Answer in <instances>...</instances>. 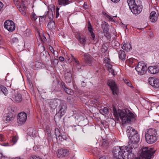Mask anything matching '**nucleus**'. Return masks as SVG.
Returning a JSON list of instances; mask_svg holds the SVG:
<instances>
[{
	"instance_id": "aec40b11",
	"label": "nucleus",
	"mask_w": 159,
	"mask_h": 159,
	"mask_svg": "<svg viewBox=\"0 0 159 159\" xmlns=\"http://www.w3.org/2000/svg\"><path fill=\"white\" fill-rule=\"evenodd\" d=\"M148 71L151 74H155L159 72V68L157 66H150L148 68Z\"/></svg>"
},
{
	"instance_id": "58836bf2",
	"label": "nucleus",
	"mask_w": 159,
	"mask_h": 159,
	"mask_svg": "<svg viewBox=\"0 0 159 159\" xmlns=\"http://www.w3.org/2000/svg\"><path fill=\"white\" fill-rule=\"evenodd\" d=\"M18 139V138L16 136H14L11 139V142L13 143V144H15L17 141Z\"/></svg>"
},
{
	"instance_id": "f3484780",
	"label": "nucleus",
	"mask_w": 159,
	"mask_h": 159,
	"mask_svg": "<svg viewBox=\"0 0 159 159\" xmlns=\"http://www.w3.org/2000/svg\"><path fill=\"white\" fill-rule=\"evenodd\" d=\"M12 101L16 103H19L22 101V96L20 93H15L12 95Z\"/></svg>"
},
{
	"instance_id": "39448f33",
	"label": "nucleus",
	"mask_w": 159,
	"mask_h": 159,
	"mask_svg": "<svg viewBox=\"0 0 159 159\" xmlns=\"http://www.w3.org/2000/svg\"><path fill=\"white\" fill-rule=\"evenodd\" d=\"M136 71L139 75H143L146 72L147 67L144 64L139 62L135 68Z\"/></svg>"
},
{
	"instance_id": "bb28decb",
	"label": "nucleus",
	"mask_w": 159,
	"mask_h": 159,
	"mask_svg": "<svg viewBox=\"0 0 159 159\" xmlns=\"http://www.w3.org/2000/svg\"><path fill=\"white\" fill-rule=\"evenodd\" d=\"M138 3H139V1L135 2L134 0H127V3L130 9L134 6L135 4H137Z\"/></svg>"
},
{
	"instance_id": "1a4fd4ad",
	"label": "nucleus",
	"mask_w": 159,
	"mask_h": 159,
	"mask_svg": "<svg viewBox=\"0 0 159 159\" xmlns=\"http://www.w3.org/2000/svg\"><path fill=\"white\" fill-rule=\"evenodd\" d=\"M27 114L25 112H22L19 113L17 119L18 123L20 125L25 123L27 120Z\"/></svg>"
},
{
	"instance_id": "cd10ccee",
	"label": "nucleus",
	"mask_w": 159,
	"mask_h": 159,
	"mask_svg": "<svg viewBox=\"0 0 159 159\" xmlns=\"http://www.w3.org/2000/svg\"><path fill=\"white\" fill-rule=\"evenodd\" d=\"M2 93L5 95L6 96L8 94V91L5 87L2 85H0V94Z\"/></svg>"
},
{
	"instance_id": "2f4dec72",
	"label": "nucleus",
	"mask_w": 159,
	"mask_h": 159,
	"mask_svg": "<svg viewBox=\"0 0 159 159\" xmlns=\"http://www.w3.org/2000/svg\"><path fill=\"white\" fill-rule=\"evenodd\" d=\"M48 48H49V50L51 51V52H52V53L53 54V55L55 56V57L58 56L57 52H56L57 54H55V51L54 50V49L53 48V47H52L50 45H49L48 46Z\"/></svg>"
},
{
	"instance_id": "5fc2aeb1",
	"label": "nucleus",
	"mask_w": 159,
	"mask_h": 159,
	"mask_svg": "<svg viewBox=\"0 0 159 159\" xmlns=\"http://www.w3.org/2000/svg\"><path fill=\"white\" fill-rule=\"evenodd\" d=\"M59 60L61 61H63L64 60V58L63 57L60 56L59 57Z\"/></svg>"
},
{
	"instance_id": "864d4df0",
	"label": "nucleus",
	"mask_w": 159,
	"mask_h": 159,
	"mask_svg": "<svg viewBox=\"0 0 159 159\" xmlns=\"http://www.w3.org/2000/svg\"><path fill=\"white\" fill-rule=\"evenodd\" d=\"M0 140L1 141H3L4 140L3 136L1 134H0Z\"/></svg>"
},
{
	"instance_id": "473e14b6",
	"label": "nucleus",
	"mask_w": 159,
	"mask_h": 159,
	"mask_svg": "<svg viewBox=\"0 0 159 159\" xmlns=\"http://www.w3.org/2000/svg\"><path fill=\"white\" fill-rule=\"evenodd\" d=\"M124 82L125 84H126L129 87L131 88H133V85L129 80L127 79H124Z\"/></svg>"
},
{
	"instance_id": "4d7b16f0",
	"label": "nucleus",
	"mask_w": 159,
	"mask_h": 159,
	"mask_svg": "<svg viewBox=\"0 0 159 159\" xmlns=\"http://www.w3.org/2000/svg\"><path fill=\"white\" fill-rule=\"evenodd\" d=\"M59 15V11H56V18H57Z\"/></svg>"
},
{
	"instance_id": "412c9836",
	"label": "nucleus",
	"mask_w": 159,
	"mask_h": 159,
	"mask_svg": "<svg viewBox=\"0 0 159 159\" xmlns=\"http://www.w3.org/2000/svg\"><path fill=\"white\" fill-rule=\"evenodd\" d=\"M150 20L152 22H156L157 19V15L154 11H152L150 13L149 16Z\"/></svg>"
},
{
	"instance_id": "6ab92c4d",
	"label": "nucleus",
	"mask_w": 159,
	"mask_h": 159,
	"mask_svg": "<svg viewBox=\"0 0 159 159\" xmlns=\"http://www.w3.org/2000/svg\"><path fill=\"white\" fill-rule=\"evenodd\" d=\"M64 75L66 82V83H71L72 80L71 71L70 70H67Z\"/></svg>"
},
{
	"instance_id": "72a5a7b5",
	"label": "nucleus",
	"mask_w": 159,
	"mask_h": 159,
	"mask_svg": "<svg viewBox=\"0 0 159 159\" xmlns=\"http://www.w3.org/2000/svg\"><path fill=\"white\" fill-rule=\"evenodd\" d=\"M29 134L30 136L34 137L36 134V131L35 130L32 129H30L29 131Z\"/></svg>"
},
{
	"instance_id": "de8ad7c7",
	"label": "nucleus",
	"mask_w": 159,
	"mask_h": 159,
	"mask_svg": "<svg viewBox=\"0 0 159 159\" xmlns=\"http://www.w3.org/2000/svg\"><path fill=\"white\" fill-rule=\"evenodd\" d=\"M3 6L4 5L3 3L1 2L0 1V12L3 11Z\"/></svg>"
},
{
	"instance_id": "423d86ee",
	"label": "nucleus",
	"mask_w": 159,
	"mask_h": 159,
	"mask_svg": "<svg viewBox=\"0 0 159 159\" xmlns=\"http://www.w3.org/2000/svg\"><path fill=\"white\" fill-rule=\"evenodd\" d=\"M107 84L112 91V94L114 95H118V90L115 82L113 80H109Z\"/></svg>"
},
{
	"instance_id": "f257e3e1",
	"label": "nucleus",
	"mask_w": 159,
	"mask_h": 159,
	"mask_svg": "<svg viewBox=\"0 0 159 159\" xmlns=\"http://www.w3.org/2000/svg\"><path fill=\"white\" fill-rule=\"evenodd\" d=\"M132 149L128 146L115 147L113 150V154L116 159H131L134 157Z\"/></svg>"
},
{
	"instance_id": "c03bdc74",
	"label": "nucleus",
	"mask_w": 159,
	"mask_h": 159,
	"mask_svg": "<svg viewBox=\"0 0 159 159\" xmlns=\"http://www.w3.org/2000/svg\"><path fill=\"white\" fill-rule=\"evenodd\" d=\"M72 128L73 129V130L74 131H76L78 129V128H79V126L78 125H73L72 126Z\"/></svg>"
},
{
	"instance_id": "a19ab883",
	"label": "nucleus",
	"mask_w": 159,
	"mask_h": 159,
	"mask_svg": "<svg viewBox=\"0 0 159 159\" xmlns=\"http://www.w3.org/2000/svg\"><path fill=\"white\" fill-rule=\"evenodd\" d=\"M29 159H42L39 156H30Z\"/></svg>"
},
{
	"instance_id": "052dcab7",
	"label": "nucleus",
	"mask_w": 159,
	"mask_h": 159,
	"mask_svg": "<svg viewBox=\"0 0 159 159\" xmlns=\"http://www.w3.org/2000/svg\"><path fill=\"white\" fill-rule=\"evenodd\" d=\"M111 1L114 2H119L120 0H111Z\"/></svg>"
},
{
	"instance_id": "dca6fc26",
	"label": "nucleus",
	"mask_w": 159,
	"mask_h": 159,
	"mask_svg": "<svg viewBox=\"0 0 159 159\" xmlns=\"http://www.w3.org/2000/svg\"><path fill=\"white\" fill-rule=\"evenodd\" d=\"M129 138L130 140L129 143H130V142L133 144H137L139 141V137L138 133Z\"/></svg>"
},
{
	"instance_id": "bf43d9fd",
	"label": "nucleus",
	"mask_w": 159,
	"mask_h": 159,
	"mask_svg": "<svg viewBox=\"0 0 159 159\" xmlns=\"http://www.w3.org/2000/svg\"><path fill=\"white\" fill-rule=\"evenodd\" d=\"M24 15H26V13H25V11L24 10H22V11H20Z\"/></svg>"
},
{
	"instance_id": "9d476101",
	"label": "nucleus",
	"mask_w": 159,
	"mask_h": 159,
	"mask_svg": "<svg viewBox=\"0 0 159 159\" xmlns=\"http://www.w3.org/2000/svg\"><path fill=\"white\" fill-rule=\"evenodd\" d=\"M149 84L154 88H159V80L153 77H149L148 80Z\"/></svg>"
},
{
	"instance_id": "79ce46f5",
	"label": "nucleus",
	"mask_w": 159,
	"mask_h": 159,
	"mask_svg": "<svg viewBox=\"0 0 159 159\" xmlns=\"http://www.w3.org/2000/svg\"><path fill=\"white\" fill-rule=\"evenodd\" d=\"M65 92L68 94H70L71 93V90L66 88L65 89L63 90Z\"/></svg>"
},
{
	"instance_id": "393cba45",
	"label": "nucleus",
	"mask_w": 159,
	"mask_h": 159,
	"mask_svg": "<svg viewBox=\"0 0 159 159\" xmlns=\"http://www.w3.org/2000/svg\"><path fill=\"white\" fill-rule=\"evenodd\" d=\"M121 48L127 52L129 51L131 49V46L130 44H127L123 43L121 44Z\"/></svg>"
},
{
	"instance_id": "4c0bfd02",
	"label": "nucleus",
	"mask_w": 159,
	"mask_h": 159,
	"mask_svg": "<svg viewBox=\"0 0 159 159\" xmlns=\"http://www.w3.org/2000/svg\"><path fill=\"white\" fill-rule=\"evenodd\" d=\"M56 136L57 138H59V139H60V137H61V138L62 139L64 140H66V139H67V136L66 135L63 134V135H62L61 136L60 135H58L57 136V134H56Z\"/></svg>"
},
{
	"instance_id": "4468645a",
	"label": "nucleus",
	"mask_w": 159,
	"mask_h": 159,
	"mask_svg": "<svg viewBox=\"0 0 159 159\" xmlns=\"http://www.w3.org/2000/svg\"><path fill=\"white\" fill-rule=\"evenodd\" d=\"M61 100L58 99H53L50 101L49 102V106L50 107L54 109L57 107L60 103Z\"/></svg>"
},
{
	"instance_id": "0eeeda50",
	"label": "nucleus",
	"mask_w": 159,
	"mask_h": 159,
	"mask_svg": "<svg viewBox=\"0 0 159 159\" xmlns=\"http://www.w3.org/2000/svg\"><path fill=\"white\" fill-rule=\"evenodd\" d=\"M142 7L141 2L139 1V3H137V4H135V6L130 9L134 14L137 15L142 11Z\"/></svg>"
},
{
	"instance_id": "6e6d98bb",
	"label": "nucleus",
	"mask_w": 159,
	"mask_h": 159,
	"mask_svg": "<svg viewBox=\"0 0 159 159\" xmlns=\"http://www.w3.org/2000/svg\"><path fill=\"white\" fill-rule=\"evenodd\" d=\"M3 157H4V158H6L7 157H5V156H3V155H2V153H0V159H1V158H2Z\"/></svg>"
},
{
	"instance_id": "c756f323",
	"label": "nucleus",
	"mask_w": 159,
	"mask_h": 159,
	"mask_svg": "<svg viewBox=\"0 0 159 159\" xmlns=\"http://www.w3.org/2000/svg\"><path fill=\"white\" fill-rule=\"evenodd\" d=\"M48 27L49 30H52L55 27V23L53 21L51 20L48 25Z\"/></svg>"
},
{
	"instance_id": "a211bd4d",
	"label": "nucleus",
	"mask_w": 159,
	"mask_h": 159,
	"mask_svg": "<svg viewBox=\"0 0 159 159\" xmlns=\"http://www.w3.org/2000/svg\"><path fill=\"white\" fill-rule=\"evenodd\" d=\"M126 132L129 138L131 137L137 133L134 129L130 126H127Z\"/></svg>"
},
{
	"instance_id": "774afa93",
	"label": "nucleus",
	"mask_w": 159,
	"mask_h": 159,
	"mask_svg": "<svg viewBox=\"0 0 159 159\" xmlns=\"http://www.w3.org/2000/svg\"><path fill=\"white\" fill-rule=\"evenodd\" d=\"M46 130L47 131V132H49V130H48V129H46Z\"/></svg>"
},
{
	"instance_id": "8fccbe9b",
	"label": "nucleus",
	"mask_w": 159,
	"mask_h": 159,
	"mask_svg": "<svg viewBox=\"0 0 159 159\" xmlns=\"http://www.w3.org/2000/svg\"><path fill=\"white\" fill-rule=\"evenodd\" d=\"M74 62H75V64L77 65V66H79L80 65V64L78 60L75 58V60H74Z\"/></svg>"
},
{
	"instance_id": "338daca9",
	"label": "nucleus",
	"mask_w": 159,
	"mask_h": 159,
	"mask_svg": "<svg viewBox=\"0 0 159 159\" xmlns=\"http://www.w3.org/2000/svg\"><path fill=\"white\" fill-rule=\"evenodd\" d=\"M106 51V50H104V51H103V49H102V52H104Z\"/></svg>"
},
{
	"instance_id": "9b49d317",
	"label": "nucleus",
	"mask_w": 159,
	"mask_h": 159,
	"mask_svg": "<svg viewBox=\"0 0 159 159\" xmlns=\"http://www.w3.org/2000/svg\"><path fill=\"white\" fill-rule=\"evenodd\" d=\"M75 37L78 40L79 42L81 44L84 45V44H85L86 39V37L84 36H82L80 33L76 32L75 33Z\"/></svg>"
},
{
	"instance_id": "5701e85b",
	"label": "nucleus",
	"mask_w": 159,
	"mask_h": 159,
	"mask_svg": "<svg viewBox=\"0 0 159 159\" xmlns=\"http://www.w3.org/2000/svg\"><path fill=\"white\" fill-rule=\"evenodd\" d=\"M58 2L59 5L63 6H65L71 2V0H58Z\"/></svg>"
},
{
	"instance_id": "680f3d73",
	"label": "nucleus",
	"mask_w": 159,
	"mask_h": 159,
	"mask_svg": "<svg viewBox=\"0 0 159 159\" xmlns=\"http://www.w3.org/2000/svg\"><path fill=\"white\" fill-rule=\"evenodd\" d=\"M3 145L4 146H9V145L8 143H3Z\"/></svg>"
},
{
	"instance_id": "b1692460",
	"label": "nucleus",
	"mask_w": 159,
	"mask_h": 159,
	"mask_svg": "<svg viewBox=\"0 0 159 159\" xmlns=\"http://www.w3.org/2000/svg\"><path fill=\"white\" fill-rule=\"evenodd\" d=\"M107 61L106 62V67L107 68V70L108 71L110 72L113 75L114 73V70H113L112 69V65L110 64L109 63V59H108L107 58Z\"/></svg>"
},
{
	"instance_id": "13d9d810",
	"label": "nucleus",
	"mask_w": 159,
	"mask_h": 159,
	"mask_svg": "<svg viewBox=\"0 0 159 159\" xmlns=\"http://www.w3.org/2000/svg\"><path fill=\"white\" fill-rule=\"evenodd\" d=\"M77 69H78V70L79 72H81L82 71L81 67H78V66H77Z\"/></svg>"
},
{
	"instance_id": "0e129e2a",
	"label": "nucleus",
	"mask_w": 159,
	"mask_h": 159,
	"mask_svg": "<svg viewBox=\"0 0 159 159\" xmlns=\"http://www.w3.org/2000/svg\"><path fill=\"white\" fill-rule=\"evenodd\" d=\"M59 8L58 7H57L56 8V11H59Z\"/></svg>"
},
{
	"instance_id": "7c9ffc66",
	"label": "nucleus",
	"mask_w": 159,
	"mask_h": 159,
	"mask_svg": "<svg viewBox=\"0 0 159 159\" xmlns=\"http://www.w3.org/2000/svg\"><path fill=\"white\" fill-rule=\"evenodd\" d=\"M50 61L52 64L54 66L57 65L58 62V61L57 59L53 57L51 58Z\"/></svg>"
},
{
	"instance_id": "20e7f679",
	"label": "nucleus",
	"mask_w": 159,
	"mask_h": 159,
	"mask_svg": "<svg viewBox=\"0 0 159 159\" xmlns=\"http://www.w3.org/2000/svg\"><path fill=\"white\" fill-rule=\"evenodd\" d=\"M67 106L66 102L61 100L58 106L57 107V111L61 116L65 115L67 111Z\"/></svg>"
},
{
	"instance_id": "6e6552de",
	"label": "nucleus",
	"mask_w": 159,
	"mask_h": 159,
	"mask_svg": "<svg viewBox=\"0 0 159 159\" xmlns=\"http://www.w3.org/2000/svg\"><path fill=\"white\" fill-rule=\"evenodd\" d=\"M4 28L9 31H13L16 28L14 22L10 20L6 21L4 22Z\"/></svg>"
},
{
	"instance_id": "603ef678",
	"label": "nucleus",
	"mask_w": 159,
	"mask_h": 159,
	"mask_svg": "<svg viewBox=\"0 0 159 159\" xmlns=\"http://www.w3.org/2000/svg\"><path fill=\"white\" fill-rule=\"evenodd\" d=\"M31 35V33L30 32L27 31L25 33V36H29Z\"/></svg>"
},
{
	"instance_id": "ea45409f",
	"label": "nucleus",
	"mask_w": 159,
	"mask_h": 159,
	"mask_svg": "<svg viewBox=\"0 0 159 159\" xmlns=\"http://www.w3.org/2000/svg\"><path fill=\"white\" fill-rule=\"evenodd\" d=\"M11 41V43H16L18 42V39L16 37H12Z\"/></svg>"
},
{
	"instance_id": "f03ea898",
	"label": "nucleus",
	"mask_w": 159,
	"mask_h": 159,
	"mask_svg": "<svg viewBox=\"0 0 159 159\" xmlns=\"http://www.w3.org/2000/svg\"><path fill=\"white\" fill-rule=\"evenodd\" d=\"M113 114L116 120L120 118L123 122L129 123L135 118V116L130 110L127 108L123 110L118 109L113 107Z\"/></svg>"
},
{
	"instance_id": "2eb2a0df",
	"label": "nucleus",
	"mask_w": 159,
	"mask_h": 159,
	"mask_svg": "<svg viewBox=\"0 0 159 159\" xmlns=\"http://www.w3.org/2000/svg\"><path fill=\"white\" fill-rule=\"evenodd\" d=\"M68 151L63 148L59 149L57 150V155L58 157H63L68 155Z\"/></svg>"
},
{
	"instance_id": "3c124183",
	"label": "nucleus",
	"mask_w": 159,
	"mask_h": 159,
	"mask_svg": "<svg viewBox=\"0 0 159 159\" xmlns=\"http://www.w3.org/2000/svg\"><path fill=\"white\" fill-rule=\"evenodd\" d=\"M102 146L103 147L105 148L107 146V143L105 141H104L102 143Z\"/></svg>"
},
{
	"instance_id": "37998d69",
	"label": "nucleus",
	"mask_w": 159,
	"mask_h": 159,
	"mask_svg": "<svg viewBox=\"0 0 159 159\" xmlns=\"http://www.w3.org/2000/svg\"><path fill=\"white\" fill-rule=\"evenodd\" d=\"M37 16L34 13H32L31 15V18L32 20H35L37 19Z\"/></svg>"
},
{
	"instance_id": "a878e982",
	"label": "nucleus",
	"mask_w": 159,
	"mask_h": 159,
	"mask_svg": "<svg viewBox=\"0 0 159 159\" xmlns=\"http://www.w3.org/2000/svg\"><path fill=\"white\" fill-rule=\"evenodd\" d=\"M36 37L37 39L41 41L42 42H44L45 41H46V37L43 35V34L42 35H40L39 32H37L36 34Z\"/></svg>"
},
{
	"instance_id": "e2e57ef3",
	"label": "nucleus",
	"mask_w": 159,
	"mask_h": 159,
	"mask_svg": "<svg viewBox=\"0 0 159 159\" xmlns=\"http://www.w3.org/2000/svg\"><path fill=\"white\" fill-rule=\"evenodd\" d=\"M99 159H106V157L104 156L100 157Z\"/></svg>"
},
{
	"instance_id": "a18cd8bd",
	"label": "nucleus",
	"mask_w": 159,
	"mask_h": 159,
	"mask_svg": "<svg viewBox=\"0 0 159 159\" xmlns=\"http://www.w3.org/2000/svg\"><path fill=\"white\" fill-rule=\"evenodd\" d=\"M88 30L90 33H91V32H93V28L92 25H90V26H88Z\"/></svg>"
},
{
	"instance_id": "c85d7f7f",
	"label": "nucleus",
	"mask_w": 159,
	"mask_h": 159,
	"mask_svg": "<svg viewBox=\"0 0 159 159\" xmlns=\"http://www.w3.org/2000/svg\"><path fill=\"white\" fill-rule=\"evenodd\" d=\"M6 117V123L12 121L14 119V118L10 114H7Z\"/></svg>"
},
{
	"instance_id": "e433bc0d",
	"label": "nucleus",
	"mask_w": 159,
	"mask_h": 159,
	"mask_svg": "<svg viewBox=\"0 0 159 159\" xmlns=\"http://www.w3.org/2000/svg\"><path fill=\"white\" fill-rule=\"evenodd\" d=\"M101 111L102 113H104L103 115L107 114L109 112L108 109L107 107H104L103 109L101 110Z\"/></svg>"
},
{
	"instance_id": "09e8293b",
	"label": "nucleus",
	"mask_w": 159,
	"mask_h": 159,
	"mask_svg": "<svg viewBox=\"0 0 159 159\" xmlns=\"http://www.w3.org/2000/svg\"><path fill=\"white\" fill-rule=\"evenodd\" d=\"M61 87L63 90L65 89L66 88L65 86V83L63 82H62L61 83Z\"/></svg>"
},
{
	"instance_id": "c9c22d12",
	"label": "nucleus",
	"mask_w": 159,
	"mask_h": 159,
	"mask_svg": "<svg viewBox=\"0 0 159 159\" xmlns=\"http://www.w3.org/2000/svg\"><path fill=\"white\" fill-rule=\"evenodd\" d=\"M68 62L70 63L72 61H74V60H75V58L71 54L68 57Z\"/></svg>"
},
{
	"instance_id": "7ed1b4c3",
	"label": "nucleus",
	"mask_w": 159,
	"mask_h": 159,
	"mask_svg": "<svg viewBox=\"0 0 159 159\" xmlns=\"http://www.w3.org/2000/svg\"><path fill=\"white\" fill-rule=\"evenodd\" d=\"M158 138L157 132L154 128L147 129L145 134V139L147 143L152 144L156 142Z\"/></svg>"
},
{
	"instance_id": "f8f14e48",
	"label": "nucleus",
	"mask_w": 159,
	"mask_h": 159,
	"mask_svg": "<svg viewBox=\"0 0 159 159\" xmlns=\"http://www.w3.org/2000/svg\"><path fill=\"white\" fill-rule=\"evenodd\" d=\"M101 27L103 31L104 35L107 38L110 37V34L109 32L108 24L105 22H102L101 24Z\"/></svg>"
},
{
	"instance_id": "ddd939ff",
	"label": "nucleus",
	"mask_w": 159,
	"mask_h": 159,
	"mask_svg": "<svg viewBox=\"0 0 159 159\" xmlns=\"http://www.w3.org/2000/svg\"><path fill=\"white\" fill-rule=\"evenodd\" d=\"M85 62L89 66H91L93 62V58L88 53H85L83 56Z\"/></svg>"
},
{
	"instance_id": "69168bd1",
	"label": "nucleus",
	"mask_w": 159,
	"mask_h": 159,
	"mask_svg": "<svg viewBox=\"0 0 159 159\" xmlns=\"http://www.w3.org/2000/svg\"><path fill=\"white\" fill-rule=\"evenodd\" d=\"M88 26H90V25H91L90 22V21H88Z\"/></svg>"
},
{
	"instance_id": "f704fd0d",
	"label": "nucleus",
	"mask_w": 159,
	"mask_h": 159,
	"mask_svg": "<svg viewBox=\"0 0 159 159\" xmlns=\"http://www.w3.org/2000/svg\"><path fill=\"white\" fill-rule=\"evenodd\" d=\"M105 16L110 21L112 22H115L113 18L112 17L106 13L105 14Z\"/></svg>"
},
{
	"instance_id": "49530a36",
	"label": "nucleus",
	"mask_w": 159,
	"mask_h": 159,
	"mask_svg": "<svg viewBox=\"0 0 159 159\" xmlns=\"http://www.w3.org/2000/svg\"><path fill=\"white\" fill-rule=\"evenodd\" d=\"M90 34H91V37H90L91 39L92 40H94L95 37V35L94 34V33L93 32H91V33H90Z\"/></svg>"
},
{
	"instance_id": "4be33fe9",
	"label": "nucleus",
	"mask_w": 159,
	"mask_h": 159,
	"mask_svg": "<svg viewBox=\"0 0 159 159\" xmlns=\"http://www.w3.org/2000/svg\"><path fill=\"white\" fill-rule=\"evenodd\" d=\"M118 57L119 59L122 61L125 59L126 54L125 52L122 49H120L118 52Z\"/></svg>"
}]
</instances>
